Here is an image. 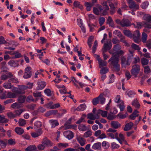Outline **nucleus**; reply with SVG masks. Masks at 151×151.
<instances>
[{
	"label": "nucleus",
	"instance_id": "53",
	"mask_svg": "<svg viewBox=\"0 0 151 151\" xmlns=\"http://www.w3.org/2000/svg\"><path fill=\"white\" fill-rule=\"evenodd\" d=\"M102 146L104 148L107 149L109 147V144L108 142L104 141L102 142Z\"/></svg>",
	"mask_w": 151,
	"mask_h": 151
},
{
	"label": "nucleus",
	"instance_id": "50",
	"mask_svg": "<svg viewBox=\"0 0 151 151\" xmlns=\"http://www.w3.org/2000/svg\"><path fill=\"white\" fill-rule=\"evenodd\" d=\"M24 111V110L22 109H20L15 110L14 112L16 117L17 116H19L21 113Z\"/></svg>",
	"mask_w": 151,
	"mask_h": 151
},
{
	"label": "nucleus",
	"instance_id": "27",
	"mask_svg": "<svg viewBox=\"0 0 151 151\" xmlns=\"http://www.w3.org/2000/svg\"><path fill=\"white\" fill-rule=\"evenodd\" d=\"M19 135L22 134L24 132V130L21 127H16L14 130Z\"/></svg>",
	"mask_w": 151,
	"mask_h": 151
},
{
	"label": "nucleus",
	"instance_id": "61",
	"mask_svg": "<svg viewBox=\"0 0 151 151\" xmlns=\"http://www.w3.org/2000/svg\"><path fill=\"white\" fill-rule=\"evenodd\" d=\"M40 43L41 44L45 43L47 42V40L45 38L43 37H41L40 38Z\"/></svg>",
	"mask_w": 151,
	"mask_h": 151
},
{
	"label": "nucleus",
	"instance_id": "43",
	"mask_svg": "<svg viewBox=\"0 0 151 151\" xmlns=\"http://www.w3.org/2000/svg\"><path fill=\"white\" fill-rule=\"evenodd\" d=\"M144 72L146 74H148L151 72V70L148 66H143Z\"/></svg>",
	"mask_w": 151,
	"mask_h": 151
},
{
	"label": "nucleus",
	"instance_id": "33",
	"mask_svg": "<svg viewBox=\"0 0 151 151\" xmlns=\"http://www.w3.org/2000/svg\"><path fill=\"white\" fill-rule=\"evenodd\" d=\"M104 94L103 93L101 94L98 96L99 101L101 104H103L105 101V98L103 97Z\"/></svg>",
	"mask_w": 151,
	"mask_h": 151
},
{
	"label": "nucleus",
	"instance_id": "26",
	"mask_svg": "<svg viewBox=\"0 0 151 151\" xmlns=\"http://www.w3.org/2000/svg\"><path fill=\"white\" fill-rule=\"evenodd\" d=\"M138 113L139 112L137 110H135L133 113L130 116L129 118L132 120H134L136 117L139 116V114H138Z\"/></svg>",
	"mask_w": 151,
	"mask_h": 151
},
{
	"label": "nucleus",
	"instance_id": "34",
	"mask_svg": "<svg viewBox=\"0 0 151 151\" xmlns=\"http://www.w3.org/2000/svg\"><path fill=\"white\" fill-rule=\"evenodd\" d=\"M73 6L75 7H78L81 9H83V6L78 1H75L73 2Z\"/></svg>",
	"mask_w": 151,
	"mask_h": 151
},
{
	"label": "nucleus",
	"instance_id": "59",
	"mask_svg": "<svg viewBox=\"0 0 151 151\" xmlns=\"http://www.w3.org/2000/svg\"><path fill=\"white\" fill-rule=\"evenodd\" d=\"M135 94V93L132 91H129L127 93V95L129 97H132Z\"/></svg>",
	"mask_w": 151,
	"mask_h": 151
},
{
	"label": "nucleus",
	"instance_id": "38",
	"mask_svg": "<svg viewBox=\"0 0 151 151\" xmlns=\"http://www.w3.org/2000/svg\"><path fill=\"white\" fill-rule=\"evenodd\" d=\"M9 120L6 118L5 116L0 115V122L6 123Z\"/></svg>",
	"mask_w": 151,
	"mask_h": 151
},
{
	"label": "nucleus",
	"instance_id": "24",
	"mask_svg": "<svg viewBox=\"0 0 151 151\" xmlns=\"http://www.w3.org/2000/svg\"><path fill=\"white\" fill-rule=\"evenodd\" d=\"M8 64L10 66L14 67H17L19 65L18 62L17 61L13 60L10 61L8 63Z\"/></svg>",
	"mask_w": 151,
	"mask_h": 151
},
{
	"label": "nucleus",
	"instance_id": "39",
	"mask_svg": "<svg viewBox=\"0 0 151 151\" xmlns=\"http://www.w3.org/2000/svg\"><path fill=\"white\" fill-rule=\"evenodd\" d=\"M143 18L145 20H146L148 22L151 23V16L148 14H145Z\"/></svg>",
	"mask_w": 151,
	"mask_h": 151
},
{
	"label": "nucleus",
	"instance_id": "29",
	"mask_svg": "<svg viewBox=\"0 0 151 151\" xmlns=\"http://www.w3.org/2000/svg\"><path fill=\"white\" fill-rule=\"evenodd\" d=\"M86 106L85 104L80 105L76 109V110L78 111H83L85 110L86 108Z\"/></svg>",
	"mask_w": 151,
	"mask_h": 151
},
{
	"label": "nucleus",
	"instance_id": "8",
	"mask_svg": "<svg viewBox=\"0 0 151 151\" xmlns=\"http://www.w3.org/2000/svg\"><path fill=\"white\" fill-rule=\"evenodd\" d=\"M12 92H8L7 94V97L9 98H14L17 96L18 94L16 92V90L15 89V88L12 90Z\"/></svg>",
	"mask_w": 151,
	"mask_h": 151
},
{
	"label": "nucleus",
	"instance_id": "17",
	"mask_svg": "<svg viewBox=\"0 0 151 151\" xmlns=\"http://www.w3.org/2000/svg\"><path fill=\"white\" fill-rule=\"evenodd\" d=\"M46 83L44 81H41L38 82V90H42L45 86Z\"/></svg>",
	"mask_w": 151,
	"mask_h": 151
},
{
	"label": "nucleus",
	"instance_id": "40",
	"mask_svg": "<svg viewBox=\"0 0 151 151\" xmlns=\"http://www.w3.org/2000/svg\"><path fill=\"white\" fill-rule=\"evenodd\" d=\"M78 129L80 131H84L87 130V127L85 125L80 124L78 126Z\"/></svg>",
	"mask_w": 151,
	"mask_h": 151
},
{
	"label": "nucleus",
	"instance_id": "44",
	"mask_svg": "<svg viewBox=\"0 0 151 151\" xmlns=\"http://www.w3.org/2000/svg\"><path fill=\"white\" fill-rule=\"evenodd\" d=\"M18 123L19 126H23L26 124V120L22 119H20L19 120Z\"/></svg>",
	"mask_w": 151,
	"mask_h": 151
},
{
	"label": "nucleus",
	"instance_id": "46",
	"mask_svg": "<svg viewBox=\"0 0 151 151\" xmlns=\"http://www.w3.org/2000/svg\"><path fill=\"white\" fill-rule=\"evenodd\" d=\"M11 107L14 109H17L21 107L20 104L17 102H15L11 104Z\"/></svg>",
	"mask_w": 151,
	"mask_h": 151
},
{
	"label": "nucleus",
	"instance_id": "51",
	"mask_svg": "<svg viewBox=\"0 0 151 151\" xmlns=\"http://www.w3.org/2000/svg\"><path fill=\"white\" fill-rule=\"evenodd\" d=\"M123 33L125 35L128 37H132L131 32L129 30H124L123 31Z\"/></svg>",
	"mask_w": 151,
	"mask_h": 151
},
{
	"label": "nucleus",
	"instance_id": "28",
	"mask_svg": "<svg viewBox=\"0 0 151 151\" xmlns=\"http://www.w3.org/2000/svg\"><path fill=\"white\" fill-rule=\"evenodd\" d=\"M129 52L130 53L128 55V57L127 60V65H129V64H128V63L129 62H131L132 60L133 59V52L131 51H130Z\"/></svg>",
	"mask_w": 151,
	"mask_h": 151
},
{
	"label": "nucleus",
	"instance_id": "36",
	"mask_svg": "<svg viewBox=\"0 0 151 151\" xmlns=\"http://www.w3.org/2000/svg\"><path fill=\"white\" fill-rule=\"evenodd\" d=\"M92 132L91 130H88L84 134L83 136L85 138H87L91 136L92 135Z\"/></svg>",
	"mask_w": 151,
	"mask_h": 151
},
{
	"label": "nucleus",
	"instance_id": "23",
	"mask_svg": "<svg viewBox=\"0 0 151 151\" xmlns=\"http://www.w3.org/2000/svg\"><path fill=\"white\" fill-rule=\"evenodd\" d=\"M107 23L108 24L109 26L113 28L114 27V22L112 18L110 16H109L107 20Z\"/></svg>",
	"mask_w": 151,
	"mask_h": 151
},
{
	"label": "nucleus",
	"instance_id": "30",
	"mask_svg": "<svg viewBox=\"0 0 151 151\" xmlns=\"http://www.w3.org/2000/svg\"><path fill=\"white\" fill-rule=\"evenodd\" d=\"M52 128L55 127V126H58L59 124L56 120H50L49 121Z\"/></svg>",
	"mask_w": 151,
	"mask_h": 151
},
{
	"label": "nucleus",
	"instance_id": "64",
	"mask_svg": "<svg viewBox=\"0 0 151 151\" xmlns=\"http://www.w3.org/2000/svg\"><path fill=\"white\" fill-rule=\"evenodd\" d=\"M146 46L149 49H150L151 48V40H149L147 42H146Z\"/></svg>",
	"mask_w": 151,
	"mask_h": 151
},
{
	"label": "nucleus",
	"instance_id": "60",
	"mask_svg": "<svg viewBox=\"0 0 151 151\" xmlns=\"http://www.w3.org/2000/svg\"><path fill=\"white\" fill-rule=\"evenodd\" d=\"M26 101L28 102H30L34 101L35 100L33 99L32 96L30 95L27 97Z\"/></svg>",
	"mask_w": 151,
	"mask_h": 151
},
{
	"label": "nucleus",
	"instance_id": "16",
	"mask_svg": "<svg viewBox=\"0 0 151 151\" xmlns=\"http://www.w3.org/2000/svg\"><path fill=\"white\" fill-rule=\"evenodd\" d=\"M25 151H37V148L34 145H30L25 149Z\"/></svg>",
	"mask_w": 151,
	"mask_h": 151
},
{
	"label": "nucleus",
	"instance_id": "5",
	"mask_svg": "<svg viewBox=\"0 0 151 151\" xmlns=\"http://www.w3.org/2000/svg\"><path fill=\"white\" fill-rule=\"evenodd\" d=\"M112 47V44L110 40L108 41L104 44L102 48V52H105L108 50H110Z\"/></svg>",
	"mask_w": 151,
	"mask_h": 151
},
{
	"label": "nucleus",
	"instance_id": "31",
	"mask_svg": "<svg viewBox=\"0 0 151 151\" xmlns=\"http://www.w3.org/2000/svg\"><path fill=\"white\" fill-rule=\"evenodd\" d=\"M98 63L99 64V67L101 68L102 66H106L107 65V62L105 61H104L102 59L99 60Z\"/></svg>",
	"mask_w": 151,
	"mask_h": 151
},
{
	"label": "nucleus",
	"instance_id": "6",
	"mask_svg": "<svg viewBox=\"0 0 151 151\" xmlns=\"http://www.w3.org/2000/svg\"><path fill=\"white\" fill-rule=\"evenodd\" d=\"M140 33L138 30L134 31L133 37L134 42L138 43L140 41Z\"/></svg>",
	"mask_w": 151,
	"mask_h": 151
},
{
	"label": "nucleus",
	"instance_id": "55",
	"mask_svg": "<svg viewBox=\"0 0 151 151\" xmlns=\"http://www.w3.org/2000/svg\"><path fill=\"white\" fill-rule=\"evenodd\" d=\"M105 19L104 17H100L99 19V23L100 26H101L104 23Z\"/></svg>",
	"mask_w": 151,
	"mask_h": 151
},
{
	"label": "nucleus",
	"instance_id": "57",
	"mask_svg": "<svg viewBox=\"0 0 151 151\" xmlns=\"http://www.w3.org/2000/svg\"><path fill=\"white\" fill-rule=\"evenodd\" d=\"M7 115L8 117L10 119H13L16 117L15 115L12 112H9L7 113Z\"/></svg>",
	"mask_w": 151,
	"mask_h": 151
},
{
	"label": "nucleus",
	"instance_id": "47",
	"mask_svg": "<svg viewBox=\"0 0 151 151\" xmlns=\"http://www.w3.org/2000/svg\"><path fill=\"white\" fill-rule=\"evenodd\" d=\"M108 135L112 139L116 138V139L118 137V134L116 133L114 134L112 133H109L108 134Z\"/></svg>",
	"mask_w": 151,
	"mask_h": 151
},
{
	"label": "nucleus",
	"instance_id": "62",
	"mask_svg": "<svg viewBox=\"0 0 151 151\" xmlns=\"http://www.w3.org/2000/svg\"><path fill=\"white\" fill-rule=\"evenodd\" d=\"M127 115L128 114L127 113H126L124 114H122L119 113L118 114V116L121 119L125 118Z\"/></svg>",
	"mask_w": 151,
	"mask_h": 151
},
{
	"label": "nucleus",
	"instance_id": "3",
	"mask_svg": "<svg viewBox=\"0 0 151 151\" xmlns=\"http://www.w3.org/2000/svg\"><path fill=\"white\" fill-rule=\"evenodd\" d=\"M32 70L30 67H27L24 70V73L23 78L25 79H27L30 78L32 75Z\"/></svg>",
	"mask_w": 151,
	"mask_h": 151
},
{
	"label": "nucleus",
	"instance_id": "54",
	"mask_svg": "<svg viewBox=\"0 0 151 151\" xmlns=\"http://www.w3.org/2000/svg\"><path fill=\"white\" fill-rule=\"evenodd\" d=\"M65 129H68L70 128H73L74 129H76L77 127V126L76 125H67L66 124H65Z\"/></svg>",
	"mask_w": 151,
	"mask_h": 151
},
{
	"label": "nucleus",
	"instance_id": "18",
	"mask_svg": "<svg viewBox=\"0 0 151 151\" xmlns=\"http://www.w3.org/2000/svg\"><path fill=\"white\" fill-rule=\"evenodd\" d=\"M101 143L100 142H98L93 144L92 147L93 149L95 150H100L101 148Z\"/></svg>",
	"mask_w": 151,
	"mask_h": 151
},
{
	"label": "nucleus",
	"instance_id": "9",
	"mask_svg": "<svg viewBox=\"0 0 151 151\" xmlns=\"http://www.w3.org/2000/svg\"><path fill=\"white\" fill-rule=\"evenodd\" d=\"M12 76V73L8 72L6 73L3 74L1 77V80L6 81L8 79H9Z\"/></svg>",
	"mask_w": 151,
	"mask_h": 151
},
{
	"label": "nucleus",
	"instance_id": "21",
	"mask_svg": "<svg viewBox=\"0 0 151 151\" xmlns=\"http://www.w3.org/2000/svg\"><path fill=\"white\" fill-rule=\"evenodd\" d=\"M132 105L133 106L137 109H139L140 106V105L137 99L134 100L132 102Z\"/></svg>",
	"mask_w": 151,
	"mask_h": 151
},
{
	"label": "nucleus",
	"instance_id": "32",
	"mask_svg": "<svg viewBox=\"0 0 151 151\" xmlns=\"http://www.w3.org/2000/svg\"><path fill=\"white\" fill-rule=\"evenodd\" d=\"M97 114L98 115L101 114L103 117H105L107 116V112L106 111L99 110L98 111Z\"/></svg>",
	"mask_w": 151,
	"mask_h": 151
},
{
	"label": "nucleus",
	"instance_id": "52",
	"mask_svg": "<svg viewBox=\"0 0 151 151\" xmlns=\"http://www.w3.org/2000/svg\"><path fill=\"white\" fill-rule=\"evenodd\" d=\"M7 43V42L5 40L3 36H1L0 37V45L6 44Z\"/></svg>",
	"mask_w": 151,
	"mask_h": 151
},
{
	"label": "nucleus",
	"instance_id": "14",
	"mask_svg": "<svg viewBox=\"0 0 151 151\" xmlns=\"http://www.w3.org/2000/svg\"><path fill=\"white\" fill-rule=\"evenodd\" d=\"M99 118V115L97 114H93L92 113H90L87 115V118L91 120H94L95 119H98Z\"/></svg>",
	"mask_w": 151,
	"mask_h": 151
},
{
	"label": "nucleus",
	"instance_id": "10",
	"mask_svg": "<svg viewBox=\"0 0 151 151\" xmlns=\"http://www.w3.org/2000/svg\"><path fill=\"white\" fill-rule=\"evenodd\" d=\"M63 134L64 136L68 139H72L73 137V133L69 130L64 132Z\"/></svg>",
	"mask_w": 151,
	"mask_h": 151
},
{
	"label": "nucleus",
	"instance_id": "56",
	"mask_svg": "<svg viewBox=\"0 0 151 151\" xmlns=\"http://www.w3.org/2000/svg\"><path fill=\"white\" fill-rule=\"evenodd\" d=\"M111 147L112 149H117L119 148V145L114 142L111 143Z\"/></svg>",
	"mask_w": 151,
	"mask_h": 151
},
{
	"label": "nucleus",
	"instance_id": "48",
	"mask_svg": "<svg viewBox=\"0 0 151 151\" xmlns=\"http://www.w3.org/2000/svg\"><path fill=\"white\" fill-rule=\"evenodd\" d=\"M45 49H43V50H38V56H39V58L40 60H42V57L43 56V53H45V51L42 52V50H45Z\"/></svg>",
	"mask_w": 151,
	"mask_h": 151
},
{
	"label": "nucleus",
	"instance_id": "1",
	"mask_svg": "<svg viewBox=\"0 0 151 151\" xmlns=\"http://www.w3.org/2000/svg\"><path fill=\"white\" fill-rule=\"evenodd\" d=\"M119 57L112 55V57L108 61L111 68L115 72H118L120 70V65L119 63Z\"/></svg>",
	"mask_w": 151,
	"mask_h": 151
},
{
	"label": "nucleus",
	"instance_id": "2",
	"mask_svg": "<svg viewBox=\"0 0 151 151\" xmlns=\"http://www.w3.org/2000/svg\"><path fill=\"white\" fill-rule=\"evenodd\" d=\"M140 66L137 64L133 65L132 67L131 70V73L132 76L136 78L139 74L140 70Z\"/></svg>",
	"mask_w": 151,
	"mask_h": 151
},
{
	"label": "nucleus",
	"instance_id": "58",
	"mask_svg": "<svg viewBox=\"0 0 151 151\" xmlns=\"http://www.w3.org/2000/svg\"><path fill=\"white\" fill-rule=\"evenodd\" d=\"M102 4L104 9H106L107 10H109V7L107 4V3L106 1H103L102 3Z\"/></svg>",
	"mask_w": 151,
	"mask_h": 151
},
{
	"label": "nucleus",
	"instance_id": "37",
	"mask_svg": "<svg viewBox=\"0 0 151 151\" xmlns=\"http://www.w3.org/2000/svg\"><path fill=\"white\" fill-rule=\"evenodd\" d=\"M58 146L59 148H64L68 147L69 145L67 143H60L58 144Z\"/></svg>",
	"mask_w": 151,
	"mask_h": 151
},
{
	"label": "nucleus",
	"instance_id": "22",
	"mask_svg": "<svg viewBox=\"0 0 151 151\" xmlns=\"http://www.w3.org/2000/svg\"><path fill=\"white\" fill-rule=\"evenodd\" d=\"M3 87L6 89H10L13 86L10 82H5L3 83Z\"/></svg>",
	"mask_w": 151,
	"mask_h": 151
},
{
	"label": "nucleus",
	"instance_id": "63",
	"mask_svg": "<svg viewBox=\"0 0 151 151\" xmlns=\"http://www.w3.org/2000/svg\"><path fill=\"white\" fill-rule=\"evenodd\" d=\"M132 47L136 50H139L140 49V48L139 47L138 45H136L135 44L133 43L131 45Z\"/></svg>",
	"mask_w": 151,
	"mask_h": 151
},
{
	"label": "nucleus",
	"instance_id": "11",
	"mask_svg": "<svg viewBox=\"0 0 151 151\" xmlns=\"http://www.w3.org/2000/svg\"><path fill=\"white\" fill-rule=\"evenodd\" d=\"M76 139L81 146H83L86 144V140L83 138L82 136L78 135L77 136Z\"/></svg>",
	"mask_w": 151,
	"mask_h": 151
},
{
	"label": "nucleus",
	"instance_id": "4",
	"mask_svg": "<svg viewBox=\"0 0 151 151\" xmlns=\"http://www.w3.org/2000/svg\"><path fill=\"white\" fill-rule=\"evenodd\" d=\"M18 88H15V89L16 90V92L18 95L20 94H24L25 93V90L27 89L26 86L24 85H18Z\"/></svg>",
	"mask_w": 151,
	"mask_h": 151
},
{
	"label": "nucleus",
	"instance_id": "20",
	"mask_svg": "<svg viewBox=\"0 0 151 151\" xmlns=\"http://www.w3.org/2000/svg\"><path fill=\"white\" fill-rule=\"evenodd\" d=\"M8 82L12 83H19L18 79L12 74V76L8 80Z\"/></svg>",
	"mask_w": 151,
	"mask_h": 151
},
{
	"label": "nucleus",
	"instance_id": "25",
	"mask_svg": "<svg viewBox=\"0 0 151 151\" xmlns=\"http://www.w3.org/2000/svg\"><path fill=\"white\" fill-rule=\"evenodd\" d=\"M133 123L132 122H130L127 124L125 126L124 130L125 131H127L130 130L133 126Z\"/></svg>",
	"mask_w": 151,
	"mask_h": 151
},
{
	"label": "nucleus",
	"instance_id": "41",
	"mask_svg": "<svg viewBox=\"0 0 151 151\" xmlns=\"http://www.w3.org/2000/svg\"><path fill=\"white\" fill-rule=\"evenodd\" d=\"M109 71V69L106 67H104L102 68L100 70V73L102 74H104Z\"/></svg>",
	"mask_w": 151,
	"mask_h": 151
},
{
	"label": "nucleus",
	"instance_id": "49",
	"mask_svg": "<svg viewBox=\"0 0 151 151\" xmlns=\"http://www.w3.org/2000/svg\"><path fill=\"white\" fill-rule=\"evenodd\" d=\"M148 22H143V26L145 28H151V24Z\"/></svg>",
	"mask_w": 151,
	"mask_h": 151
},
{
	"label": "nucleus",
	"instance_id": "7",
	"mask_svg": "<svg viewBox=\"0 0 151 151\" xmlns=\"http://www.w3.org/2000/svg\"><path fill=\"white\" fill-rule=\"evenodd\" d=\"M121 48V46L119 44H116L113 47V50H110L109 51V53L112 55L115 56V54Z\"/></svg>",
	"mask_w": 151,
	"mask_h": 151
},
{
	"label": "nucleus",
	"instance_id": "13",
	"mask_svg": "<svg viewBox=\"0 0 151 151\" xmlns=\"http://www.w3.org/2000/svg\"><path fill=\"white\" fill-rule=\"evenodd\" d=\"M121 25L122 27H129L131 25V24L128 19H124L121 21Z\"/></svg>",
	"mask_w": 151,
	"mask_h": 151
},
{
	"label": "nucleus",
	"instance_id": "19",
	"mask_svg": "<svg viewBox=\"0 0 151 151\" xmlns=\"http://www.w3.org/2000/svg\"><path fill=\"white\" fill-rule=\"evenodd\" d=\"M129 3V7L131 9H134L135 10L139 8V6L138 5L135 4L134 2H130Z\"/></svg>",
	"mask_w": 151,
	"mask_h": 151
},
{
	"label": "nucleus",
	"instance_id": "35",
	"mask_svg": "<svg viewBox=\"0 0 151 151\" xmlns=\"http://www.w3.org/2000/svg\"><path fill=\"white\" fill-rule=\"evenodd\" d=\"M147 38V35L145 32H143L142 35L141 40L142 41L144 42H146Z\"/></svg>",
	"mask_w": 151,
	"mask_h": 151
},
{
	"label": "nucleus",
	"instance_id": "12",
	"mask_svg": "<svg viewBox=\"0 0 151 151\" xmlns=\"http://www.w3.org/2000/svg\"><path fill=\"white\" fill-rule=\"evenodd\" d=\"M42 143V144L48 147H51L53 145V143L47 137H45L43 139Z\"/></svg>",
	"mask_w": 151,
	"mask_h": 151
},
{
	"label": "nucleus",
	"instance_id": "45",
	"mask_svg": "<svg viewBox=\"0 0 151 151\" xmlns=\"http://www.w3.org/2000/svg\"><path fill=\"white\" fill-rule=\"evenodd\" d=\"M26 99V97L24 96H20L18 99V101L20 103H22L24 102Z\"/></svg>",
	"mask_w": 151,
	"mask_h": 151
},
{
	"label": "nucleus",
	"instance_id": "15",
	"mask_svg": "<svg viewBox=\"0 0 151 151\" xmlns=\"http://www.w3.org/2000/svg\"><path fill=\"white\" fill-rule=\"evenodd\" d=\"M111 127L113 128L117 129L121 126V124L118 122L112 121L111 123Z\"/></svg>",
	"mask_w": 151,
	"mask_h": 151
},
{
	"label": "nucleus",
	"instance_id": "42",
	"mask_svg": "<svg viewBox=\"0 0 151 151\" xmlns=\"http://www.w3.org/2000/svg\"><path fill=\"white\" fill-rule=\"evenodd\" d=\"M148 62L149 60L145 58H143L141 60V63L143 66L147 65Z\"/></svg>",
	"mask_w": 151,
	"mask_h": 151
}]
</instances>
